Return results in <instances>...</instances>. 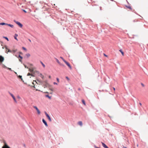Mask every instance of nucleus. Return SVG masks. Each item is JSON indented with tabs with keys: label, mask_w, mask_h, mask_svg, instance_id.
Listing matches in <instances>:
<instances>
[{
	"label": "nucleus",
	"mask_w": 148,
	"mask_h": 148,
	"mask_svg": "<svg viewBox=\"0 0 148 148\" xmlns=\"http://www.w3.org/2000/svg\"><path fill=\"white\" fill-rule=\"evenodd\" d=\"M14 22L18 25L21 28L22 27L23 25L20 23L15 20H14Z\"/></svg>",
	"instance_id": "1"
},
{
	"label": "nucleus",
	"mask_w": 148,
	"mask_h": 148,
	"mask_svg": "<svg viewBox=\"0 0 148 148\" xmlns=\"http://www.w3.org/2000/svg\"><path fill=\"white\" fill-rule=\"evenodd\" d=\"M4 60V58L1 56H0V64H2Z\"/></svg>",
	"instance_id": "2"
},
{
	"label": "nucleus",
	"mask_w": 148,
	"mask_h": 148,
	"mask_svg": "<svg viewBox=\"0 0 148 148\" xmlns=\"http://www.w3.org/2000/svg\"><path fill=\"white\" fill-rule=\"evenodd\" d=\"M45 113L46 115V116L47 117V118L48 119L49 121H51V118L50 117V116H49V115L46 112H45Z\"/></svg>",
	"instance_id": "3"
},
{
	"label": "nucleus",
	"mask_w": 148,
	"mask_h": 148,
	"mask_svg": "<svg viewBox=\"0 0 148 148\" xmlns=\"http://www.w3.org/2000/svg\"><path fill=\"white\" fill-rule=\"evenodd\" d=\"M34 108H35L37 111V112L38 114H40V112L39 110L38 109L37 107L36 106H34Z\"/></svg>",
	"instance_id": "4"
},
{
	"label": "nucleus",
	"mask_w": 148,
	"mask_h": 148,
	"mask_svg": "<svg viewBox=\"0 0 148 148\" xmlns=\"http://www.w3.org/2000/svg\"><path fill=\"white\" fill-rule=\"evenodd\" d=\"M4 145L3 147V148H10L6 144L5 142L4 141Z\"/></svg>",
	"instance_id": "5"
},
{
	"label": "nucleus",
	"mask_w": 148,
	"mask_h": 148,
	"mask_svg": "<svg viewBox=\"0 0 148 148\" xmlns=\"http://www.w3.org/2000/svg\"><path fill=\"white\" fill-rule=\"evenodd\" d=\"M9 93H10V95L13 98L14 102L15 103H17V101L16 99H15L14 96V95L12 94L10 92Z\"/></svg>",
	"instance_id": "6"
},
{
	"label": "nucleus",
	"mask_w": 148,
	"mask_h": 148,
	"mask_svg": "<svg viewBox=\"0 0 148 148\" xmlns=\"http://www.w3.org/2000/svg\"><path fill=\"white\" fill-rule=\"evenodd\" d=\"M102 146L104 147V148H109L106 145V144H105L104 143H103L102 142H101Z\"/></svg>",
	"instance_id": "7"
},
{
	"label": "nucleus",
	"mask_w": 148,
	"mask_h": 148,
	"mask_svg": "<svg viewBox=\"0 0 148 148\" xmlns=\"http://www.w3.org/2000/svg\"><path fill=\"white\" fill-rule=\"evenodd\" d=\"M65 63L69 67V68L71 69H72L71 67V65H70V64H69V62H68L66 61V62H65Z\"/></svg>",
	"instance_id": "8"
},
{
	"label": "nucleus",
	"mask_w": 148,
	"mask_h": 148,
	"mask_svg": "<svg viewBox=\"0 0 148 148\" xmlns=\"http://www.w3.org/2000/svg\"><path fill=\"white\" fill-rule=\"evenodd\" d=\"M77 124L80 126H82L83 125V123L82 121H79L77 122Z\"/></svg>",
	"instance_id": "9"
},
{
	"label": "nucleus",
	"mask_w": 148,
	"mask_h": 148,
	"mask_svg": "<svg viewBox=\"0 0 148 148\" xmlns=\"http://www.w3.org/2000/svg\"><path fill=\"white\" fill-rule=\"evenodd\" d=\"M42 122H43L45 124V125L47 126V127L48 126V125L47 123V122L46 121L44 120V119H43L42 120Z\"/></svg>",
	"instance_id": "10"
},
{
	"label": "nucleus",
	"mask_w": 148,
	"mask_h": 148,
	"mask_svg": "<svg viewBox=\"0 0 148 148\" xmlns=\"http://www.w3.org/2000/svg\"><path fill=\"white\" fill-rule=\"evenodd\" d=\"M56 60V61H57V62L60 65H61V66H64V65H62V64H61L60 63V62H59V60L57 59L56 58H55Z\"/></svg>",
	"instance_id": "11"
},
{
	"label": "nucleus",
	"mask_w": 148,
	"mask_h": 148,
	"mask_svg": "<svg viewBox=\"0 0 148 148\" xmlns=\"http://www.w3.org/2000/svg\"><path fill=\"white\" fill-rule=\"evenodd\" d=\"M119 51L121 53L122 56H123L124 55V53L122 49H120L119 50Z\"/></svg>",
	"instance_id": "12"
},
{
	"label": "nucleus",
	"mask_w": 148,
	"mask_h": 148,
	"mask_svg": "<svg viewBox=\"0 0 148 148\" xmlns=\"http://www.w3.org/2000/svg\"><path fill=\"white\" fill-rule=\"evenodd\" d=\"M82 102L83 105H86L85 101L84 99H82Z\"/></svg>",
	"instance_id": "13"
},
{
	"label": "nucleus",
	"mask_w": 148,
	"mask_h": 148,
	"mask_svg": "<svg viewBox=\"0 0 148 148\" xmlns=\"http://www.w3.org/2000/svg\"><path fill=\"white\" fill-rule=\"evenodd\" d=\"M29 71L31 72H33L34 71V69L33 68H32L31 69H29Z\"/></svg>",
	"instance_id": "14"
},
{
	"label": "nucleus",
	"mask_w": 148,
	"mask_h": 148,
	"mask_svg": "<svg viewBox=\"0 0 148 148\" xmlns=\"http://www.w3.org/2000/svg\"><path fill=\"white\" fill-rule=\"evenodd\" d=\"M18 35L16 34H15V36H14V38L16 39L17 40H18V39L17 38V37L18 36Z\"/></svg>",
	"instance_id": "15"
},
{
	"label": "nucleus",
	"mask_w": 148,
	"mask_h": 148,
	"mask_svg": "<svg viewBox=\"0 0 148 148\" xmlns=\"http://www.w3.org/2000/svg\"><path fill=\"white\" fill-rule=\"evenodd\" d=\"M8 25V24L4 23H0V25Z\"/></svg>",
	"instance_id": "16"
},
{
	"label": "nucleus",
	"mask_w": 148,
	"mask_h": 148,
	"mask_svg": "<svg viewBox=\"0 0 148 148\" xmlns=\"http://www.w3.org/2000/svg\"><path fill=\"white\" fill-rule=\"evenodd\" d=\"M127 8L129 9L131 11H132V8L131 7V6H130V5H128Z\"/></svg>",
	"instance_id": "17"
},
{
	"label": "nucleus",
	"mask_w": 148,
	"mask_h": 148,
	"mask_svg": "<svg viewBox=\"0 0 148 148\" xmlns=\"http://www.w3.org/2000/svg\"><path fill=\"white\" fill-rule=\"evenodd\" d=\"M7 25L10 26V27H11L12 28H13L14 27V26L13 25L10 24H8V25Z\"/></svg>",
	"instance_id": "18"
},
{
	"label": "nucleus",
	"mask_w": 148,
	"mask_h": 148,
	"mask_svg": "<svg viewBox=\"0 0 148 148\" xmlns=\"http://www.w3.org/2000/svg\"><path fill=\"white\" fill-rule=\"evenodd\" d=\"M40 76L42 79L44 78V76L41 73L40 74Z\"/></svg>",
	"instance_id": "19"
},
{
	"label": "nucleus",
	"mask_w": 148,
	"mask_h": 148,
	"mask_svg": "<svg viewBox=\"0 0 148 148\" xmlns=\"http://www.w3.org/2000/svg\"><path fill=\"white\" fill-rule=\"evenodd\" d=\"M46 96L48 97L49 99H51V97L49 96L48 95H46Z\"/></svg>",
	"instance_id": "20"
},
{
	"label": "nucleus",
	"mask_w": 148,
	"mask_h": 148,
	"mask_svg": "<svg viewBox=\"0 0 148 148\" xmlns=\"http://www.w3.org/2000/svg\"><path fill=\"white\" fill-rule=\"evenodd\" d=\"M2 66L3 68H7V67L5 66L4 64H2Z\"/></svg>",
	"instance_id": "21"
},
{
	"label": "nucleus",
	"mask_w": 148,
	"mask_h": 148,
	"mask_svg": "<svg viewBox=\"0 0 148 148\" xmlns=\"http://www.w3.org/2000/svg\"><path fill=\"white\" fill-rule=\"evenodd\" d=\"M60 58L63 60V61L65 62H66V61L62 57H60Z\"/></svg>",
	"instance_id": "22"
},
{
	"label": "nucleus",
	"mask_w": 148,
	"mask_h": 148,
	"mask_svg": "<svg viewBox=\"0 0 148 148\" xmlns=\"http://www.w3.org/2000/svg\"><path fill=\"white\" fill-rule=\"evenodd\" d=\"M40 63L42 64V66H43V67L45 68V65L42 63V62L41 61H40Z\"/></svg>",
	"instance_id": "23"
},
{
	"label": "nucleus",
	"mask_w": 148,
	"mask_h": 148,
	"mask_svg": "<svg viewBox=\"0 0 148 148\" xmlns=\"http://www.w3.org/2000/svg\"><path fill=\"white\" fill-rule=\"evenodd\" d=\"M26 56L27 57H29L30 56V55L29 53H27L26 54Z\"/></svg>",
	"instance_id": "24"
},
{
	"label": "nucleus",
	"mask_w": 148,
	"mask_h": 148,
	"mask_svg": "<svg viewBox=\"0 0 148 148\" xmlns=\"http://www.w3.org/2000/svg\"><path fill=\"white\" fill-rule=\"evenodd\" d=\"M66 79H67V80L68 81H69L70 80V79H69V78L68 77H67V76L66 77Z\"/></svg>",
	"instance_id": "25"
},
{
	"label": "nucleus",
	"mask_w": 148,
	"mask_h": 148,
	"mask_svg": "<svg viewBox=\"0 0 148 148\" xmlns=\"http://www.w3.org/2000/svg\"><path fill=\"white\" fill-rule=\"evenodd\" d=\"M4 38H5L6 40H7L8 41H9V40L8 38L7 37H3Z\"/></svg>",
	"instance_id": "26"
},
{
	"label": "nucleus",
	"mask_w": 148,
	"mask_h": 148,
	"mask_svg": "<svg viewBox=\"0 0 148 148\" xmlns=\"http://www.w3.org/2000/svg\"><path fill=\"white\" fill-rule=\"evenodd\" d=\"M138 21V20H136V19L134 20L133 21V22H136Z\"/></svg>",
	"instance_id": "27"
},
{
	"label": "nucleus",
	"mask_w": 148,
	"mask_h": 148,
	"mask_svg": "<svg viewBox=\"0 0 148 148\" xmlns=\"http://www.w3.org/2000/svg\"><path fill=\"white\" fill-rule=\"evenodd\" d=\"M103 55L104 56L107 57H108V56L105 53H103Z\"/></svg>",
	"instance_id": "28"
},
{
	"label": "nucleus",
	"mask_w": 148,
	"mask_h": 148,
	"mask_svg": "<svg viewBox=\"0 0 148 148\" xmlns=\"http://www.w3.org/2000/svg\"><path fill=\"white\" fill-rule=\"evenodd\" d=\"M134 10H132V11H131L133 12H134L136 14H137L138 15V14L136 12H134Z\"/></svg>",
	"instance_id": "29"
},
{
	"label": "nucleus",
	"mask_w": 148,
	"mask_h": 148,
	"mask_svg": "<svg viewBox=\"0 0 148 148\" xmlns=\"http://www.w3.org/2000/svg\"><path fill=\"white\" fill-rule=\"evenodd\" d=\"M141 84L142 86L143 87H144L145 86V85L142 83H141Z\"/></svg>",
	"instance_id": "30"
},
{
	"label": "nucleus",
	"mask_w": 148,
	"mask_h": 148,
	"mask_svg": "<svg viewBox=\"0 0 148 148\" xmlns=\"http://www.w3.org/2000/svg\"><path fill=\"white\" fill-rule=\"evenodd\" d=\"M31 75L32 76V74H30L29 73H28L27 74V75L29 76V75Z\"/></svg>",
	"instance_id": "31"
},
{
	"label": "nucleus",
	"mask_w": 148,
	"mask_h": 148,
	"mask_svg": "<svg viewBox=\"0 0 148 148\" xmlns=\"http://www.w3.org/2000/svg\"><path fill=\"white\" fill-rule=\"evenodd\" d=\"M56 79H57V80L58 81V82H59V79L58 78H57Z\"/></svg>",
	"instance_id": "32"
},
{
	"label": "nucleus",
	"mask_w": 148,
	"mask_h": 148,
	"mask_svg": "<svg viewBox=\"0 0 148 148\" xmlns=\"http://www.w3.org/2000/svg\"><path fill=\"white\" fill-rule=\"evenodd\" d=\"M18 77H19L21 79V80H22V77L21 76L19 75Z\"/></svg>",
	"instance_id": "33"
},
{
	"label": "nucleus",
	"mask_w": 148,
	"mask_h": 148,
	"mask_svg": "<svg viewBox=\"0 0 148 148\" xmlns=\"http://www.w3.org/2000/svg\"><path fill=\"white\" fill-rule=\"evenodd\" d=\"M94 147H95V148H100V147H97V146H96L95 145H94Z\"/></svg>",
	"instance_id": "34"
},
{
	"label": "nucleus",
	"mask_w": 148,
	"mask_h": 148,
	"mask_svg": "<svg viewBox=\"0 0 148 148\" xmlns=\"http://www.w3.org/2000/svg\"><path fill=\"white\" fill-rule=\"evenodd\" d=\"M22 48H23V50H25V51H26V50H27L26 49L25 47H22Z\"/></svg>",
	"instance_id": "35"
},
{
	"label": "nucleus",
	"mask_w": 148,
	"mask_h": 148,
	"mask_svg": "<svg viewBox=\"0 0 148 148\" xmlns=\"http://www.w3.org/2000/svg\"><path fill=\"white\" fill-rule=\"evenodd\" d=\"M18 57L20 58L21 59H22L23 58V57L20 55Z\"/></svg>",
	"instance_id": "36"
},
{
	"label": "nucleus",
	"mask_w": 148,
	"mask_h": 148,
	"mask_svg": "<svg viewBox=\"0 0 148 148\" xmlns=\"http://www.w3.org/2000/svg\"><path fill=\"white\" fill-rule=\"evenodd\" d=\"M114 101L116 103H117V101L115 99H114Z\"/></svg>",
	"instance_id": "37"
},
{
	"label": "nucleus",
	"mask_w": 148,
	"mask_h": 148,
	"mask_svg": "<svg viewBox=\"0 0 148 148\" xmlns=\"http://www.w3.org/2000/svg\"><path fill=\"white\" fill-rule=\"evenodd\" d=\"M35 82L36 83H37V82H36V81H34V82H33V84H34V82Z\"/></svg>",
	"instance_id": "38"
},
{
	"label": "nucleus",
	"mask_w": 148,
	"mask_h": 148,
	"mask_svg": "<svg viewBox=\"0 0 148 148\" xmlns=\"http://www.w3.org/2000/svg\"><path fill=\"white\" fill-rule=\"evenodd\" d=\"M7 69H8L9 70H10V71H12V69H11V68H8V67H7Z\"/></svg>",
	"instance_id": "39"
},
{
	"label": "nucleus",
	"mask_w": 148,
	"mask_h": 148,
	"mask_svg": "<svg viewBox=\"0 0 148 148\" xmlns=\"http://www.w3.org/2000/svg\"><path fill=\"white\" fill-rule=\"evenodd\" d=\"M17 97L19 99H21V97H20L19 96H18Z\"/></svg>",
	"instance_id": "40"
},
{
	"label": "nucleus",
	"mask_w": 148,
	"mask_h": 148,
	"mask_svg": "<svg viewBox=\"0 0 148 148\" xmlns=\"http://www.w3.org/2000/svg\"><path fill=\"white\" fill-rule=\"evenodd\" d=\"M53 84H57V83H56V82H53Z\"/></svg>",
	"instance_id": "41"
},
{
	"label": "nucleus",
	"mask_w": 148,
	"mask_h": 148,
	"mask_svg": "<svg viewBox=\"0 0 148 148\" xmlns=\"http://www.w3.org/2000/svg\"><path fill=\"white\" fill-rule=\"evenodd\" d=\"M25 68H27V69L28 68V67H27V66H26V65H25Z\"/></svg>",
	"instance_id": "42"
},
{
	"label": "nucleus",
	"mask_w": 148,
	"mask_h": 148,
	"mask_svg": "<svg viewBox=\"0 0 148 148\" xmlns=\"http://www.w3.org/2000/svg\"><path fill=\"white\" fill-rule=\"evenodd\" d=\"M23 10V11L25 12V13H26V12H26V11L25 10Z\"/></svg>",
	"instance_id": "43"
},
{
	"label": "nucleus",
	"mask_w": 148,
	"mask_h": 148,
	"mask_svg": "<svg viewBox=\"0 0 148 148\" xmlns=\"http://www.w3.org/2000/svg\"><path fill=\"white\" fill-rule=\"evenodd\" d=\"M139 104L140 105V106H142V103H139Z\"/></svg>",
	"instance_id": "44"
},
{
	"label": "nucleus",
	"mask_w": 148,
	"mask_h": 148,
	"mask_svg": "<svg viewBox=\"0 0 148 148\" xmlns=\"http://www.w3.org/2000/svg\"><path fill=\"white\" fill-rule=\"evenodd\" d=\"M100 10H102V7H100Z\"/></svg>",
	"instance_id": "45"
},
{
	"label": "nucleus",
	"mask_w": 148,
	"mask_h": 148,
	"mask_svg": "<svg viewBox=\"0 0 148 148\" xmlns=\"http://www.w3.org/2000/svg\"><path fill=\"white\" fill-rule=\"evenodd\" d=\"M49 78H50H50H51V76L49 75Z\"/></svg>",
	"instance_id": "46"
},
{
	"label": "nucleus",
	"mask_w": 148,
	"mask_h": 148,
	"mask_svg": "<svg viewBox=\"0 0 148 148\" xmlns=\"http://www.w3.org/2000/svg\"><path fill=\"white\" fill-rule=\"evenodd\" d=\"M19 61L20 62H22V60H21V59H19Z\"/></svg>",
	"instance_id": "47"
},
{
	"label": "nucleus",
	"mask_w": 148,
	"mask_h": 148,
	"mask_svg": "<svg viewBox=\"0 0 148 148\" xmlns=\"http://www.w3.org/2000/svg\"><path fill=\"white\" fill-rule=\"evenodd\" d=\"M78 90H81V88H78Z\"/></svg>",
	"instance_id": "48"
},
{
	"label": "nucleus",
	"mask_w": 148,
	"mask_h": 148,
	"mask_svg": "<svg viewBox=\"0 0 148 148\" xmlns=\"http://www.w3.org/2000/svg\"><path fill=\"white\" fill-rule=\"evenodd\" d=\"M128 5H125V6L127 8Z\"/></svg>",
	"instance_id": "49"
},
{
	"label": "nucleus",
	"mask_w": 148,
	"mask_h": 148,
	"mask_svg": "<svg viewBox=\"0 0 148 148\" xmlns=\"http://www.w3.org/2000/svg\"><path fill=\"white\" fill-rule=\"evenodd\" d=\"M31 42V40L29 39H28Z\"/></svg>",
	"instance_id": "50"
},
{
	"label": "nucleus",
	"mask_w": 148,
	"mask_h": 148,
	"mask_svg": "<svg viewBox=\"0 0 148 148\" xmlns=\"http://www.w3.org/2000/svg\"><path fill=\"white\" fill-rule=\"evenodd\" d=\"M113 89H114V90H115V88H114V87H113Z\"/></svg>",
	"instance_id": "51"
},
{
	"label": "nucleus",
	"mask_w": 148,
	"mask_h": 148,
	"mask_svg": "<svg viewBox=\"0 0 148 148\" xmlns=\"http://www.w3.org/2000/svg\"><path fill=\"white\" fill-rule=\"evenodd\" d=\"M10 51H10L9 50H8V52H10Z\"/></svg>",
	"instance_id": "52"
},
{
	"label": "nucleus",
	"mask_w": 148,
	"mask_h": 148,
	"mask_svg": "<svg viewBox=\"0 0 148 148\" xmlns=\"http://www.w3.org/2000/svg\"><path fill=\"white\" fill-rule=\"evenodd\" d=\"M36 90H37V91H40L39 90H38V89H36Z\"/></svg>",
	"instance_id": "53"
},
{
	"label": "nucleus",
	"mask_w": 148,
	"mask_h": 148,
	"mask_svg": "<svg viewBox=\"0 0 148 148\" xmlns=\"http://www.w3.org/2000/svg\"><path fill=\"white\" fill-rule=\"evenodd\" d=\"M35 85H34L33 86V87H34V88H35Z\"/></svg>",
	"instance_id": "54"
},
{
	"label": "nucleus",
	"mask_w": 148,
	"mask_h": 148,
	"mask_svg": "<svg viewBox=\"0 0 148 148\" xmlns=\"http://www.w3.org/2000/svg\"><path fill=\"white\" fill-rule=\"evenodd\" d=\"M127 3H128V4H129L130 5V4L128 2H127Z\"/></svg>",
	"instance_id": "55"
},
{
	"label": "nucleus",
	"mask_w": 148,
	"mask_h": 148,
	"mask_svg": "<svg viewBox=\"0 0 148 148\" xmlns=\"http://www.w3.org/2000/svg\"><path fill=\"white\" fill-rule=\"evenodd\" d=\"M124 148H127V147H123Z\"/></svg>",
	"instance_id": "56"
},
{
	"label": "nucleus",
	"mask_w": 148,
	"mask_h": 148,
	"mask_svg": "<svg viewBox=\"0 0 148 148\" xmlns=\"http://www.w3.org/2000/svg\"><path fill=\"white\" fill-rule=\"evenodd\" d=\"M45 93H48V92H45Z\"/></svg>",
	"instance_id": "57"
},
{
	"label": "nucleus",
	"mask_w": 148,
	"mask_h": 148,
	"mask_svg": "<svg viewBox=\"0 0 148 148\" xmlns=\"http://www.w3.org/2000/svg\"><path fill=\"white\" fill-rule=\"evenodd\" d=\"M111 1H113V0H111Z\"/></svg>",
	"instance_id": "58"
},
{
	"label": "nucleus",
	"mask_w": 148,
	"mask_h": 148,
	"mask_svg": "<svg viewBox=\"0 0 148 148\" xmlns=\"http://www.w3.org/2000/svg\"><path fill=\"white\" fill-rule=\"evenodd\" d=\"M20 54H21V52H20Z\"/></svg>",
	"instance_id": "59"
},
{
	"label": "nucleus",
	"mask_w": 148,
	"mask_h": 148,
	"mask_svg": "<svg viewBox=\"0 0 148 148\" xmlns=\"http://www.w3.org/2000/svg\"><path fill=\"white\" fill-rule=\"evenodd\" d=\"M137 146H138V144H137Z\"/></svg>",
	"instance_id": "60"
},
{
	"label": "nucleus",
	"mask_w": 148,
	"mask_h": 148,
	"mask_svg": "<svg viewBox=\"0 0 148 148\" xmlns=\"http://www.w3.org/2000/svg\"><path fill=\"white\" fill-rule=\"evenodd\" d=\"M77 27H78V26H77Z\"/></svg>",
	"instance_id": "61"
}]
</instances>
